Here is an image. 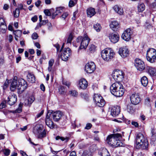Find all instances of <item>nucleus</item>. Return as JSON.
Instances as JSON below:
<instances>
[{
  "instance_id": "nucleus-1",
  "label": "nucleus",
  "mask_w": 156,
  "mask_h": 156,
  "mask_svg": "<svg viewBox=\"0 0 156 156\" xmlns=\"http://www.w3.org/2000/svg\"><path fill=\"white\" fill-rule=\"evenodd\" d=\"M17 77H15L11 83L10 88L12 91L17 89L18 92L20 94L23 93L27 87V82L23 79L19 78L16 80Z\"/></svg>"
},
{
  "instance_id": "nucleus-2",
  "label": "nucleus",
  "mask_w": 156,
  "mask_h": 156,
  "mask_svg": "<svg viewBox=\"0 0 156 156\" xmlns=\"http://www.w3.org/2000/svg\"><path fill=\"white\" fill-rule=\"evenodd\" d=\"M122 135L119 133L113 134L108 136L107 138L108 143L113 147L122 146L123 144L120 141Z\"/></svg>"
},
{
  "instance_id": "nucleus-3",
  "label": "nucleus",
  "mask_w": 156,
  "mask_h": 156,
  "mask_svg": "<svg viewBox=\"0 0 156 156\" xmlns=\"http://www.w3.org/2000/svg\"><path fill=\"white\" fill-rule=\"evenodd\" d=\"M110 89L111 94L117 97L122 96L124 92L123 85L118 82L113 83L110 86Z\"/></svg>"
},
{
  "instance_id": "nucleus-4",
  "label": "nucleus",
  "mask_w": 156,
  "mask_h": 156,
  "mask_svg": "<svg viewBox=\"0 0 156 156\" xmlns=\"http://www.w3.org/2000/svg\"><path fill=\"white\" fill-rule=\"evenodd\" d=\"M148 145V140L141 133L137 134L136 137V147L137 149H147Z\"/></svg>"
},
{
  "instance_id": "nucleus-5",
  "label": "nucleus",
  "mask_w": 156,
  "mask_h": 156,
  "mask_svg": "<svg viewBox=\"0 0 156 156\" xmlns=\"http://www.w3.org/2000/svg\"><path fill=\"white\" fill-rule=\"evenodd\" d=\"M115 53L111 48H106L102 50L101 52V56L105 61H110L113 58Z\"/></svg>"
},
{
  "instance_id": "nucleus-6",
  "label": "nucleus",
  "mask_w": 156,
  "mask_h": 156,
  "mask_svg": "<svg viewBox=\"0 0 156 156\" xmlns=\"http://www.w3.org/2000/svg\"><path fill=\"white\" fill-rule=\"evenodd\" d=\"M90 41V39L87 35H85L84 37L79 36L76 40L77 43H80L79 49H86L88 44Z\"/></svg>"
},
{
  "instance_id": "nucleus-7",
  "label": "nucleus",
  "mask_w": 156,
  "mask_h": 156,
  "mask_svg": "<svg viewBox=\"0 0 156 156\" xmlns=\"http://www.w3.org/2000/svg\"><path fill=\"white\" fill-rule=\"evenodd\" d=\"M33 132L38 138H42L46 136L45 130L44 129L42 131V126L41 125L35 126L34 128Z\"/></svg>"
},
{
  "instance_id": "nucleus-8",
  "label": "nucleus",
  "mask_w": 156,
  "mask_h": 156,
  "mask_svg": "<svg viewBox=\"0 0 156 156\" xmlns=\"http://www.w3.org/2000/svg\"><path fill=\"white\" fill-rule=\"evenodd\" d=\"M112 76L115 81H119L123 79L124 73L122 71L117 69L114 71Z\"/></svg>"
},
{
  "instance_id": "nucleus-9",
  "label": "nucleus",
  "mask_w": 156,
  "mask_h": 156,
  "mask_svg": "<svg viewBox=\"0 0 156 156\" xmlns=\"http://www.w3.org/2000/svg\"><path fill=\"white\" fill-rule=\"evenodd\" d=\"M94 100L96 103V105L98 107H102L105 105V100L100 94H94Z\"/></svg>"
},
{
  "instance_id": "nucleus-10",
  "label": "nucleus",
  "mask_w": 156,
  "mask_h": 156,
  "mask_svg": "<svg viewBox=\"0 0 156 156\" xmlns=\"http://www.w3.org/2000/svg\"><path fill=\"white\" fill-rule=\"evenodd\" d=\"M48 113H49V115L50 117H52L54 121L55 122L59 120L62 115L61 112L59 111L54 112L52 110H49Z\"/></svg>"
},
{
  "instance_id": "nucleus-11",
  "label": "nucleus",
  "mask_w": 156,
  "mask_h": 156,
  "mask_svg": "<svg viewBox=\"0 0 156 156\" xmlns=\"http://www.w3.org/2000/svg\"><path fill=\"white\" fill-rule=\"evenodd\" d=\"M134 65L137 69L140 71H143L146 68L144 62L138 58L135 60Z\"/></svg>"
},
{
  "instance_id": "nucleus-12",
  "label": "nucleus",
  "mask_w": 156,
  "mask_h": 156,
  "mask_svg": "<svg viewBox=\"0 0 156 156\" xmlns=\"http://www.w3.org/2000/svg\"><path fill=\"white\" fill-rule=\"evenodd\" d=\"M71 55V49L69 48H64L61 54V57L62 59L66 61Z\"/></svg>"
},
{
  "instance_id": "nucleus-13",
  "label": "nucleus",
  "mask_w": 156,
  "mask_h": 156,
  "mask_svg": "<svg viewBox=\"0 0 156 156\" xmlns=\"http://www.w3.org/2000/svg\"><path fill=\"white\" fill-rule=\"evenodd\" d=\"M95 69L96 66L94 62H90L86 64L85 70L87 73H91L94 71Z\"/></svg>"
},
{
  "instance_id": "nucleus-14",
  "label": "nucleus",
  "mask_w": 156,
  "mask_h": 156,
  "mask_svg": "<svg viewBox=\"0 0 156 156\" xmlns=\"http://www.w3.org/2000/svg\"><path fill=\"white\" fill-rule=\"evenodd\" d=\"M132 32L130 28H128L126 30L122 35V38L126 41H129L131 37Z\"/></svg>"
},
{
  "instance_id": "nucleus-15",
  "label": "nucleus",
  "mask_w": 156,
  "mask_h": 156,
  "mask_svg": "<svg viewBox=\"0 0 156 156\" xmlns=\"http://www.w3.org/2000/svg\"><path fill=\"white\" fill-rule=\"evenodd\" d=\"M131 102L133 104L137 105L141 101V99L137 94H133L130 97Z\"/></svg>"
},
{
  "instance_id": "nucleus-16",
  "label": "nucleus",
  "mask_w": 156,
  "mask_h": 156,
  "mask_svg": "<svg viewBox=\"0 0 156 156\" xmlns=\"http://www.w3.org/2000/svg\"><path fill=\"white\" fill-rule=\"evenodd\" d=\"M119 53L122 57L124 58L129 55V51L126 47H122L119 49Z\"/></svg>"
},
{
  "instance_id": "nucleus-17",
  "label": "nucleus",
  "mask_w": 156,
  "mask_h": 156,
  "mask_svg": "<svg viewBox=\"0 0 156 156\" xmlns=\"http://www.w3.org/2000/svg\"><path fill=\"white\" fill-rule=\"evenodd\" d=\"M120 111L119 106H116L112 107L111 110V115L113 117H116L119 114Z\"/></svg>"
},
{
  "instance_id": "nucleus-18",
  "label": "nucleus",
  "mask_w": 156,
  "mask_h": 156,
  "mask_svg": "<svg viewBox=\"0 0 156 156\" xmlns=\"http://www.w3.org/2000/svg\"><path fill=\"white\" fill-rule=\"evenodd\" d=\"M108 37L110 41L113 43H117L119 39V36L118 34L112 33H109Z\"/></svg>"
},
{
  "instance_id": "nucleus-19",
  "label": "nucleus",
  "mask_w": 156,
  "mask_h": 156,
  "mask_svg": "<svg viewBox=\"0 0 156 156\" xmlns=\"http://www.w3.org/2000/svg\"><path fill=\"white\" fill-rule=\"evenodd\" d=\"M8 99V103L10 105H12L16 101V96L14 94H12L9 96Z\"/></svg>"
},
{
  "instance_id": "nucleus-20",
  "label": "nucleus",
  "mask_w": 156,
  "mask_h": 156,
  "mask_svg": "<svg viewBox=\"0 0 156 156\" xmlns=\"http://www.w3.org/2000/svg\"><path fill=\"white\" fill-rule=\"evenodd\" d=\"M146 72L151 76H156V69L150 66H147L146 67Z\"/></svg>"
},
{
  "instance_id": "nucleus-21",
  "label": "nucleus",
  "mask_w": 156,
  "mask_h": 156,
  "mask_svg": "<svg viewBox=\"0 0 156 156\" xmlns=\"http://www.w3.org/2000/svg\"><path fill=\"white\" fill-rule=\"evenodd\" d=\"M49 113H47L46 115L45 122L46 125L51 129L54 127V123L50 119V116L49 115Z\"/></svg>"
},
{
  "instance_id": "nucleus-22",
  "label": "nucleus",
  "mask_w": 156,
  "mask_h": 156,
  "mask_svg": "<svg viewBox=\"0 0 156 156\" xmlns=\"http://www.w3.org/2000/svg\"><path fill=\"white\" fill-rule=\"evenodd\" d=\"M79 86L80 88L85 90L88 86L87 82L85 79H81L79 81Z\"/></svg>"
},
{
  "instance_id": "nucleus-23",
  "label": "nucleus",
  "mask_w": 156,
  "mask_h": 156,
  "mask_svg": "<svg viewBox=\"0 0 156 156\" xmlns=\"http://www.w3.org/2000/svg\"><path fill=\"white\" fill-rule=\"evenodd\" d=\"M110 27L114 31H116L119 28V25L116 21H114L110 24Z\"/></svg>"
},
{
  "instance_id": "nucleus-24",
  "label": "nucleus",
  "mask_w": 156,
  "mask_h": 156,
  "mask_svg": "<svg viewBox=\"0 0 156 156\" xmlns=\"http://www.w3.org/2000/svg\"><path fill=\"white\" fill-rule=\"evenodd\" d=\"M63 8L62 7H58L56 8L55 12L52 14V19H55L59 13L62 12L63 11Z\"/></svg>"
},
{
  "instance_id": "nucleus-25",
  "label": "nucleus",
  "mask_w": 156,
  "mask_h": 156,
  "mask_svg": "<svg viewBox=\"0 0 156 156\" xmlns=\"http://www.w3.org/2000/svg\"><path fill=\"white\" fill-rule=\"evenodd\" d=\"M151 133L152 135L151 137V143L152 145L154 146L156 144V133L152 130Z\"/></svg>"
},
{
  "instance_id": "nucleus-26",
  "label": "nucleus",
  "mask_w": 156,
  "mask_h": 156,
  "mask_svg": "<svg viewBox=\"0 0 156 156\" xmlns=\"http://www.w3.org/2000/svg\"><path fill=\"white\" fill-rule=\"evenodd\" d=\"M96 13L95 9L90 8L87 10V14L88 17H91L94 16Z\"/></svg>"
},
{
  "instance_id": "nucleus-27",
  "label": "nucleus",
  "mask_w": 156,
  "mask_h": 156,
  "mask_svg": "<svg viewBox=\"0 0 156 156\" xmlns=\"http://www.w3.org/2000/svg\"><path fill=\"white\" fill-rule=\"evenodd\" d=\"M27 80L31 83H34L35 81V77L34 74L29 73L27 76Z\"/></svg>"
},
{
  "instance_id": "nucleus-28",
  "label": "nucleus",
  "mask_w": 156,
  "mask_h": 156,
  "mask_svg": "<svg viewBox=\"0 0 156 156\" xmlns=\"http://www.w3.org/2000/svg\"><path fill=\"white\" fill-rule=\"evenodd\" d=\"M99 154L100 156H109V153L105 148H103L101 150L99 151Z\"/></svg>"
},
{
  "instance_id": "nucleus-29",
  "label": "nucleus",
  "mask_w": 156,
  "mask_h": 156,
  "mask_svg": "<svg viewBox=\"0 0 156 156\" xmlns=\"http://www.w3.org/2000/svg\"><path fill=\"white\" fill-rule=\"evenodd\" d=\"M146 55L156 57V50L154 48H149L147 51Z\"/></svg>"
},
{
  "instance_id": "nucleus-30",
  "label": "nucleus",
  "mask_w": 156,
  "mask_h": 156,
  "mask_svg": "<svg viewBox=\"0 0 156 156\" xmlns=\"http://www.w3.org/2000/svg\"><path fill=\"white\" fill-rule=\"evenodd\" d=\"M114 10L120 15H122L123 13V11L122 8L119 7L118 5H115L113 8Z\"/></svg>"
},
{
  "instance_id": "nucleus-31",
  "label": "nucleus",
  "mask_w": 156,
  "mask_h": 156,
  "mask_svg": "<svg viewBox=\"0 0 156 156\" xmlns=\"http://www.w3.org/2000/svg\"><path fill=\"white\" fill-rule=\"evenodd\" d=\"M141 82L142 85L144 87L147 86L148 83V80L146 76H144L141 79Z\"/></svg>"
},
{
  "instance_id": "nucleus-32",
  "label": "nucleus",
  "mask_w": 156,
  "mask_h": 156,
  "mask_svg": "<svg viewBox=\"0 0 156 156\" xmlns=\"http://www.w3.org/2000/svg\"><path fill=\"white\" fill-rule=\"evenodd\" d=\"M145 5L143 3H140L138 4L137 6V9L139 12H143L145 10Z\"/></svg>"
},
{
  "instance_id": "nucleus-33",
  "label": "nucleus",
  "mask_w": 156,
  "mask_h": 156,
  "mask_svg": "<svg viewBox=\"0 0 156 156\" xmlns=\"http://www.w3.org/2000/svg\"><path fill=\"white\" fill-rule=\"evenodd\" d=\"M146 58L148 61L151 63L154 62L156 60V57L146 55Z\"/></svg>"
},
{
  "instance_id": "nucleus-34",
  "label": "nucleus",
  "mask_w": 156,
  "mask_h": 156,
  "mask_svg": "<svg viewBox=\"0 0 156 156\" xmlns=\"http://www.w3.org/2000/svg\"><path fill=\"white\" fill-rule=\"evenodd\" d=\"M127 110L129 113L131 114L135 112V110L133 108L132 105L130 104L127 105Z\"/></svg>"
},
{
  "instance_id": "nucleus-35",
  "label": "nucleus",
  "mask_w": 156,
  "mask_h": 156,
  "mask_svg": "<svg viewBox=\"0 0 156 156\" xmlns=\"http://www.w3.org/2000/svg\"><path fill=\"white\" fill-rule=\"evenodd\" d=\"M23 106V104L20 103L19 105V107L16 110L11 111V112L13 113H20L22 111V108Z\"/></svg>"
},
{
  "instance_id": "nucleus-36",
  "label": "nucleus",
  "mask_w": 156,
  "mask_h": 156,
  "mask_svg": "<svg viewBox=\"0 0 156 156\" xmlns=\"http://www.w3.org/2000/svg\"><path fill=\"white\" fill-rule=\"evenodd\" d=\"M54 60L53 59H50L48 62V70L50 72L51 71L52 68V66H53Z\"/></svg>"
},
{
  "instance_id": "nucleus-37",
  "label": "nucleus",
  "mask_w": 156,
  "mask_h": 156,
  "mask_svg": "<svg viewBox=\"0 0 156 156\" xmlns=\"http://www.w3.org/2000/svg\"><path fill=\"white\" fill-rule=\"evenodd\" d=\"M55 139L56 140L60 139L62 141H65V142H68L69 140V138L68 137H66L64 138V137H61L59 136H57L56 137Z\"/></svg>"
},
{
  "instance_id": "nucleus-38",
  "label": "nucleus",
  "mask_w": 156,
  "mask_h": 156,
  "mask_svg": "<svg viewBox=\"0 0 156 156\" xmlns=\"http://www.w3.org/2000/svg\"><path fill=\"white\" fill-rule=\"evenodd\" d=\"M22 31L20 30H14L13 33L16 37H20L22 35Z\"/></svg>"
},
{
  "instance_id": "nucleus-39",
  "label": "nucleus",
  "mask_w": 156,
  "mask_h": 156,
  "mask_svg": "<svg viewBox=\"0 0 156 156\" xmlns=\"http://www.w3.org/2000/svg\"><path fill=\"white\" fill-rule=\"evenodd\" d=\"M82 156H92V153L91 151H84L82 155Z\"/></svg>"
},
{
  "instance_id": "nucleus-40",
  "label": "nucleus",
  "mask_w": 156,
  "mask_h": 156,
  "mask_svg": "<svg viewBox=\"0 0 156 156\" xmlns=\"http://www.w3.org/2000/svg\"><path fill=\"white\" fill-rule=\"evenodd\" d=\"M78 0H70L69 2V6L70 7L74 6L77 2Z\"/></svg>"
},
{
  "instance_id": "nucleus-41",
  "label": "nucleus",
  "mask_w": 156,
  "mask_h": 156,
  "mask_svg": "<svg viewBox=\"0 0 156 156\" xmlns=\"http://www.w3.org/2000/svg\"><path fill=\"white\" fill-rule=\"evenodd\" d=\"M94 28L97 32H99L101 30V27L100 24L97 23L94 25Z\"/></svg>"
},
{
  "instance_id": "nucleus-42",
  "label": "nucleus",
  "mask_w": 156,
  "mask_h": 156,
  "mask_svg": "<svg viewBox=\"0 0 156 156\" xmlns=\"http://www.w3.org/2000/svg\"><path fill=\"white\" fill-rule=\"evenodd\" d=\"M20 11L19 9L18 8H16L15 10L13 11V14L15 17H18L20 14Z\"/></svg>"
},
{
  "instance_id": "nucleus-43",
  "label": "nucleus",
  "mask_w": 156,
  "mask_h": 156,
  "mask_svg": "<svg viewBox=\"0 0 156 156\" xmlns=\"http://www.w3.org/2000/svg\"><path fill=\"white\" fill-rule=\"evenodd\" d=\"M6 29L7 26L6 25H2L0 26V30L2 33H5Z\"/></svg>"
},
{
  "instance_id": "nucleus-44",
  "label": "nucleus",
  "mask_w": 156,
  "mask_h": 156,
  "mask_svg": "<svg viewBox=\"0 0 156 156\" xmlns=\"http://www.w3.org/2000/svg\"><path fill=\"white\" fill-rule=\"evenodd\" d=\"M69 94L73 97H76L78 95V92L75 90H70L69 91Z\"/></svg>"
},
{
  "instance_id": "nucleus-45",
  "label": "nucleus",
  "mask_w": 156,
  "mask_h": 156,
  "mask_svg": "<svg viewBox=\"0 0 156 156\" xmlns=\"http://www.w3.org/2000/svg\"><path fill=\"white\" fill-rule=\"evenodd\" d=\"M34 99V98L33 96L29 97L28 99V104H31L33 102Z\"/></svg>"
},
{
  "instance_id": "nucleus-46",
  "label": "nucleus",
  "mask_w": 156,
  "mask_h": 156,
  "mask_svg": "<svg viewBox=\"0 0 156 156\" xmlns=\"http://www.w3.org/2000/svg\"><path fill=\"white\" fill-rule=\"evenodd\" d=\"M6 101H4L0 105V109H2L6 107Z\"/></svg>"
},
{
  "instance_id": "nucleus-47",
  "label": "nucleus",
  "mask_w": 156,
  "mask_h": 156,
  "mask_svg": "<svg viewBox=\"0 0 156 156\" xmlns=\"http://www.w3.org/2000/svg\"><path fill=\"white\" fill-rule=\"evenodd\" d=\"M3 152L5 155L8 156L9 154L10 151L9 149H5L3 150Z\"/></svg>"
},
{
  "instance_id": "nucleus-48",
  "label": "nucleus",
  "mask_w": 156,
  "mask_h": 156,
  "mask_svg": "<svg viewBox=\"0 0 156 156\" xmlns=\"http://www.w3.org/2000/svg\"><path fill=\"white\" fill-rule=\"evenodd\" d=\"M62 84L68 87H69V86L70 85L71 83L68 81H67L66 80H63L62 81Z\"/></svg>"
},
{
  "instance_id": "nucleus-49",
  "label": "nucleus",
  "mask_w": 156,
  "mask_h": 156,
  "mask_svg": "<svg viewBox=\"0 0 156 156\" xmlns=\"http://www.w3.org/2000/svg\"><path fill=\"white\" fill-rule=\"evenodd\" d=\"M73 35L71 34H70L67 40V43H70L73 40Z\"/></svg>"
},
{
  "instance_id": "nucleus-50",
  "label": "nucleus",
  "mask_w": 156,
  "mask_h": 156,
  "mask_svg": "<svg viewBox=\"0 0 156 156\" xmlns=\"http://www.w3.org/2000/svg\"><path fill=\"white\" fill-rule=\"evenodd\" d=\"M145 105L147 106H150L151 104L150 99L148 98H147V99H146L145 101Z\"/></svg>"
},
{
  "instance_id": "nucleus-51",
  "label": "nucleus",
  "mask_w": 156,
  "mask_h": 156,
  "mask_svg": "<svg viewBox=\"0 0 156 156\" xmlns=\"http://www.w3.org/2000/svg\"><path fill=\"white\" fill-rule=\"evenodd\" d=\"M54 46L57 49V53L58 54L59 52H60L59 48L60 47L59 44L57 43L56 44H54Z\"/></svg>"
},
{
  "instance_id": "nucleus-52",
  "label": "nucleus",
  "mask_w": 156,
  "mask_h": 156,
  "mask_svg": "<svg viewBox=\"0 0 156 156\" xmlns=\"http://www.w3.org/2000/svg\"><path fill=\"white\" fill-rule=\"evenodd\" d=\"M48 20H45L42 21V22H41L39 24V27H41V26L45 24L46 23L48 22Z\"/></svg>"
},
{
  "instance_id": "nucleus-53",
  "label": "nucleus",
  "mask_w": 156,
  "mask_h": 156,
  "mask_svg": "<svg viewBox=\"0 0 156 156\" xmlns=\"http://www.w3.org/2000/svg\"><path fill=\"white\" fill-rule=\"evenodd\" d=\"M44 12L45 15L47 16H49L51 15V13L48 9H45L44 11Z\"/></svg>"
},
{
  "instance_id": "nucleus-54",
  "label": "nucleus",
  "mask_w": 156,
  "mask_h": 156,
  "mask_svg": "<svg viewBox=\"0 0 156 156\" xmlns=\"http://www.w3.org/2000/svg\"><path fill=\"white\" fill-rule=\"evenodd\" d=\"M32 37L33 39H37L38 37V35L36 33H34L32 35Z\"/></svg>"
},
{
  "instance_id": "nucleus-55",
  "label": "nucleus",
  "mask_w": 156,
  "mask_h": 156,
  "mask_svg": "<svg viewBox=\"0 0 156 156\" xmlns=\"http://www.w3.org/2000/svg\"><path fill=\"white\" fill-rule=\"evenodd\" d=\"M59 90L60 92H61V93L62 94H63L64 92V87L62 86H61L59 88Z\"/></svg>"
},
{
  "instance_id": "nucleus-56",
  "label": "nucleus",
  "mask_w": 156,
  "mask_h": 156,
  "mask_svg": "<svg viewBox=\"0 0 156 156\" xmlns=\"http://www.w3.org/2000/svg\"><path fill=\"white\" fill-rule=\"evenodd\" d=\"M68 15V13L67 12H64L62 15L61 17L64 20L66 17H67Z\"/></svg>"
},
{
  "instance_id": "nucleus-57",
  "label": "nucleus",
  "mask_w": 156,
  "mask_h": 156,
  "mask_svg": "<svg viewBox=\"0 0 156 156\" xmlns=\"http://www.w3.org/2000/svg\"><path fill=\"white\" fill-rule=\"evenodd\" d=\"M92 126V124L91 123H87L86 124V126L85 127V129H89L91 128Z\"/></svg>"
},
{
  "instance_id": "nucleus-58",
  "label": "nucleus",
  "mask_w": 156,
  "mask_h": 156,
  "mask_svg": "<svg viewBox=\"0 0 156 156\" xmlns=\"http://www.w3.org/2000/svg\"><path fill=\"white\" fill-rule=\"evenodd\" d=\"M2 25H6L4 19L2 18H0V26Z\"/></svg>"
},
{
  "instance_id": "nucleus-59",
  "label": "nucleus",
  "mask_w": 156,
  "mask_h": 156,
  "mask_svg": "<svg viewBox=\"0 0 156 156\" xmlns=\"http://www.w3.org/2000/svg\"><path fill=\"white\" fill-rule=\"evenodd\" d=\"M31 20L34 22H36L37 20V16L36 15L34 16L31 18Z\"/></svg>"
},
{
  "instance_id": "nucleus-60",
  "label": "nucleus",
  "mask_w": 156,
  "mask_h": 156,
  "mask_svg": "<svg viewBox=\"0 0 156 156\" xmlns=\"http://www.w3.org/2000/svg\"><path fill=\"white\" fill-rule=\"evenodd\" d=\"M95 49V46L94 45H91L90 47V48L89 50L90 51H93Z\"/></svg>"
},
{
  "instance_id": "nucleus-61",
  "label": "nucleus",
  "mask_w": 156,
  "mask_h": 156,
  "mask_svg": "<svg viewBox=\"0 0 156 156\" xmlns=\"http://www.w3.org/2000/svg\"><path fill=\"white\" fill-rule=\"evenodd\" d=\"M41 3V2L40 0H38L37 1L35 2V5L37 7L40 5Z\"/></svg>"
},
{
  "instance_id": "nucleus-62",
  "label": "nucleus",
  "mask_w": 156,
  "mask_h": 156,
  "mask_svg": "<svg viewBox=\"0 0 156 156\" xmlns=\"http://www.w3.org/2000/svg\"><path fill=\"white\" fill-rule=\"evenodd\" d=\"M43 113L44 111L42 110V111H41V112L40 113H39L37 115L36 117L37 118H39L43 114Z\"/></svg>"
},
{
  "instance_id": "nucleus-63",
  "label": "nucleus",
  "mask_w": 156,
  "mask_h": 156,
  "mask_svg": "<svg viewBox=\"0 0 156 156\" xmlns=\"http://www.w3.org/2000/svg\"><path fill=\"white\" fill-rule=\"evenodd\" d=\"M13 39L12 36V35H9L8 37V40L10 42H12Z\"/></svg>"
},
{
  "instance_id": "nucleus-64",
  "label": "nucleus",
  "mask_w": 156,
  "mask_h": 156,
  "mask_svg": "<svg viewBox=\"0 0 156 156\" xmlns=\"http://www.w3.org/2000/svg\"><path fill=\"white\" fill-rule=\"evenodd\" d=\"M69 156H76V154L75 151H73L70 153Z\"/></svg>"
}]
</instances>
